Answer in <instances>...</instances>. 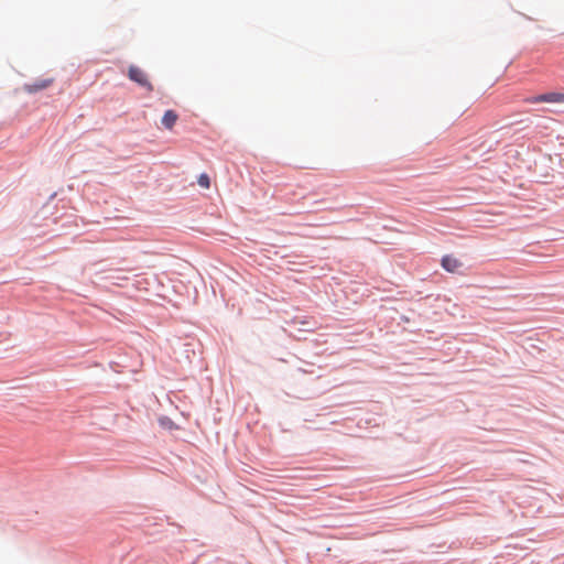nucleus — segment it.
<instances>
[{"instance_id": "f257e3e1", "label": "nucleus", "mask_w": 564, "mask_h": 564, "mask_svg": "<svg viewBox=\"0 0 564 564\" xmlns=\"http://www.w3.org/2000/svg\"><path fill=\"white\" fill-rule=\"evenodd\" d=\"M128 77L138 85L145 87L149 91L153 90V86L148 79L147 74L138 66L131 65L129 67Z\"/></svg>"}, {"instance_id": "f03ea898", "label": "nucleus", "mask_w": 564, "mask_h": 564, "mask_svg": "<svg viewBox=\"0 0 564 564\" xmlns=\"http://www.w3.org/2000/svg\"><path fill=\"white\" fill-rule=\"evenodd\" d=\"M564 100V95L561 93H546L538 96H532L525 99L528 104H538V102H562Z\"/></svg>"}, {"instance_id": "7ed1b4c3", "label": "nucleus", "mask_w": 564, "mask_h": 564, "mask_svg": "<svg viewBox=\"0 0 564 564\" xmlns=\"http://www.w3.org/2000/svg\"><path fill=\"white\" fill-rule=\"evenodd\" d=\"M54 83L53 78L36 79L33 83L25 84L24 90L29 94H35L40 90L46 89Z\"/></svg>"}, {"instance_id": "20e7f679", "label": "nucleus", "mask_w": 564, "mask_h": 564, "mask_svg": "<svg viewBox=\"0 0 564 564\" xmlns=\"http://www.w3.org/2000/svg\"><path fill=\"white\" fill-rule=\"evenodd\" d=\"M441 264L444 270H446L447 272H451V273L457 272L462 267V262L457 258H455L454 256H451V254L444 256L442 258Z\"/></svg>"}, {"instance_id": "39448f33", "label": "nucleus", "mask_w": 564, "mask_h": 564, "mask_svg": "<svg viewBox=\"0 0 564 564\" xmlns=\"http://www.w3.org/2000/svg\"><path fill=\"white\" fill-rule=\"evenodd\" d=\"M178 119L177 113L174 110H166L162 117V124L171 130Z\"/></svg>"}, {"instance_id": "423d86ee", "label": "nucleus", "mask_w": 564, "mask_h": 564, "mask_svg": "<svg viewBox=\"0 0 564 564\" xmlns=\"http://www.w3.org/2000/svg\"><path fill=\"white\" fill-rule=\"evenodd\" d=\"M197 183L203 188H209L210 187V178L206 173H203L198 176Z\"/></svg>"}, {"instance_id": "0eeeda50", "label": "nucleus", "mask_w": 564, "mask_h": 564, "mask_svg": "<svg viewBox=\"0 0 564 564\" xmlns=\"http://www.w3.org/2000/svg\"><path fill=\"white\" fill-rule=\"evenodd\" d=\"M159 422H160V425L165 427V429H173V426H174V423L172 422V420H170L166 416L161 417L159 420Z\"/></svg>"}]
</instances>
